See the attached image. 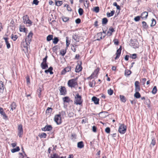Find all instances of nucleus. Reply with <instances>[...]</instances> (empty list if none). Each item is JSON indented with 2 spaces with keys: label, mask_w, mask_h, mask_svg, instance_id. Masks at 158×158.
<instances>
[{
  "label": "nucleus",
  "mask_w": 158,
  "mask_h": 158,
  "mask_svg": "<svg viewBox=\"0 0 158 158\" xmlns=\"http://www.w3.org/2000/svg\"><path fill=\"white\" fill-rule=\"evenodd\" d=\"M78 12L80 15H82L84 13L83 9L81 8H79L78 10Z\"/></svg>",
  "instance_id": "39"
},
{
  "label": "nucleus",
  "mask_w": 158,
  "mask_h": 158,
  "mask_svg": "<svg viewBox=\"0 0 158 158\" xmlns=\"http://www.w3.org/2000/svg\"><path fill=\"white\" fill-rule=\"evenodd\" d=\"M27 82V84H30V79L29 76H27L26 77Z\"/></svg>",
  "instance_id": "60"
},
{
  "label": "nucleus",
  "mask_w": 158,
  "mask_h": 158,
  "mask_svg": "<svg viewBox=\"0 0 158 158\" xmlns=\"http://www.w3.org/2000/svg\"><path fill=\"white\" fill-rule=\"evenodd\" d=\"M77 147L80 148H82L84 146V144L83 141H81L78 142L77 144Z\"/></svg>",
  "instance_id": "19"
},
{
  "label": "nucleus",
  "mask_w": 158,
  "mask_h": 158,
  "mask_svg": "<svg viewBox=\"0 0 158 158\" xmlns=\"http://www.w3.org/2000/svg\"><path fill=\"white\" fill-rule=\"evenodd\" d=\"M107 92L108 94L110 95H112L113 93V91L111 89H108L107 91Z\"/></svg>",
  "instance_id": "50"
},
{
  "label": "nucleus",
  "mask_w": 158,
  "mask_h": 158,
  "mask_svg": "<svg viewBox=\"0 0 158 158\" xmlns=\"http://www.w3.org/2000/svg\"><path fill=\"white\" fill-rule=\"evenodd\" d=\"M157 91V87H156V86H154L153 87V88L152 89V94H155L156 93Z\"/></svg>",
  "instance_id": "38"
},
{
  "label": "nucleus",
  "mask_w": 158,
  "mask_h": 158,
  "mask_svg": "<svg viewBox=\"0 0 158 158\" xmlns=\"http://www.w3.org/2000/svg\"><path fill=\"white\" fill-rule=\"evenodd\" d=\"M63 100L64 102H66L67 103H69L70 101H72L71 100H70L69 97L68 96L65 97H64L63 98Z\"/></svg>",
  "instance_id": "20"
},
{
  "label": "nucleus",
  "mask_w": 158,
  "mask_h": 158,
  "mask_svg": "<svg viewBox=\"0 0 158 158\" xmlns=\"http://www.w3.org/2000/svg\"><path fill=\"white\" fill-rule=\"evenodd\" d=\"M140 18H141L140 16H137L134 18V20L135 22H138L140 20Z\"/></svg>",
  "instance_id": "53"
},
{
  "label": "nucleus",
  "mask_w": 158,
  "mask_h": 158,
  "mask_svg": "<svg viewBox=\"0 0 158 158\" xmlns=\"http://www.w3.org/2000/svg\"><path fill=\"white\" fill-rule=\"evenodd\" d=\"M54 120L57 125L61 124V114H59L55 115L54 117Z\"/></svg>",
  "instance_id": "6"
},
{
  "label": "nucleus",
  "mask_w": 158,
  "mask_h": 158,
  "mask_svg": "<svg viewBox=\"0 0 158 158\" xmlns=\"http://www.w3.org/2000/svg\"><path fill=\"white\" fill-rule=\"evenodd\" d=\"M59 90L61 95H65L67 94L66 89L64 86H61Z\"/></svg>",
  "instance_id": "9"
},
{
  "label": "nucleus",
  "mask_w": 158,
  "mask_h": 158,
  "mask_svg": "<svg viewBox=\"0 0 158 158\" xmlns=\"http://www.w3.org/2000/svg\"><path fill=\"white\" fill-rule=\"evenodd\" d=\"M39 1L38 0H33L32 2L33 4H34L36 5H37L38 4Z\"/></svg>",
  "instance_id": "58"
},
{
  "label": "nucleus",
  "mask_w": 158,
  "mask_h": 158,
  "mask_svg": "<svg viewBox=\"0 0 158 158\" xmlns=\"http://www.w3.org/2000/svg\"><path fill=\"white\" fill-rule=\"evenodd\" d=\"M47 131H49L52 130V127L51 125H46V126Z\"/></svg>",
  "instance_id": "36"
},
{
  "label": "nucleus",
  "mask_w": 158,
  "mask_h": 158,
  "mask_svg": "<svg viewBox=\"0 0 158 158\" xmlns=\"http://www.w3.org/2000/svg\"><path fill=\"white\" fill-rule=\"evenodd\" d=\"M99 70V68L96 69L88 78L92 79L95 77H97Z\"/></svg>",
  "instance_id": "8"
},
{
  "label": "nucleus",
  "mask_w": 158,
  "mask_h": 158,
  "mask_svg": "<svg viewBox=\"0 0 158 158\" xmlns=\"http://www.w3.org/2000/svg\"><path fill=\"white\" fill-rule=\"evenodd\" d=\"M72 38L76 41L78 42L79 40H77L78 36L76 34L73 35L72 36Z\"/></svg>",
  "instance_id": "46"
},
{
  "label": "nucleus",
  "mask_w": 158,
  "mask_h": 158,
  "mask_svg": "<svg viewBox=\"0 0 158 158\" xmlns=\"http://www.w3.org/2000/svg\"><path fill=\"white\" fill-rule=\"evenodd\" d=\"M39 136L41 138H46L47 136V134L46 133H43L41 134L40 135H39Z\"/></svg>",
  "instance_id": "41"
},
{
  "label": "nucleus",
  "mask_w": 158,
  "mask_h": 158,
  "mask_svg": "<svg viewBox=\"0 0 158 158\" xmlns=\"http://www.w3.org/2000/svg\"><path fill=\"white\" fill-rule=\"evenodd\" d=\"M3 39L5 40V42L7 48L9 49L10 48V45L8 41L9 38L4 37L3 38Z\"/></svg>",
  "instance_id": "14"
},
{
  "label": "nucleus",
  "mask_w": 158,
  "mask_h": 158,
  "mask_svg": "<svg viewBox=\"0 0 158 158\" xmlns=\"http://www.w3.org/2000/svg\"><path fill=\"white\" fill-rule=\"evenodd\" d=\"M75 22L77 24H79L81 22V20L79 18H78L75 20Z\"/></svg>",
  "instance_id": "61"
},
{
  "label": "nucleus",
  "mask_w": 158,
  "mask_h": 158,
  "mask_svg": "<svg viewBox=\"0 0 158 158\" xmlns=\"http://www.w3.org/2000/svg\"><path fill=\"white\" fill-rule=\"evenodd\" d=\"M142 27L143 28L147 29L148 27V25L147 24V23L145 21L142 22Z\"/></svg>",
  "instance_id": "26"
},
{
  "label": "nucleus",
  "mask_w": 158,
  "mask_h": 158,
  "mask_svg": "<svg viewBox=\"0 0 158 158\" xmlns=\"http://www.w3.org/2000/svg\"><path fill=\"white\" fill-rule=\"evenodd\" d=\"M19 31L20 32H23L27 33V29L24 27V26H21L20 25L19 27Z\"/></svg>",
  "instance_id": "16"
},
{
  "label": "nucleus",
  "mask_w": 158,
  "mask_h": 158,
  "mask_svg": "<svg viewBox=\"0 0 158 158\" xmlns=\"http://www.w3.org/2000/svg\"><path fill=\"white\" fill-rule=\"evenodd\" d=\"M16 107V105L15 103L13 102L10 105L11 110L12 111L13 110L15 109Z\"/></svg>",
  "instance_id": "22"
},
{
  "label": "nucleus",
  "mask_w": 158,
  "mask_h": 158,
  "mask_svg": "<svg viewBox=\"0 0 158 158\" xmlns=\"http://www.w3.org/2000/svg\"><path fill=\"white\" fill-rule=\"evenodd\" d=\"M53 36L52 35H48L47 37V40L49 41L53 39Z\"/></svg>",
  "instance_id": "32"
},
{
  "label": "nucleus",
  "mask_w": 158,
  "mask_h": 158,
  "mask_svg": "<svg viewBox=\"0 0 158 158\" xmlns=\"http://www.w3.org/2000/svg\"><path fill=\"white\" fill-rule=\"evenodd\" d=\"M33 34L32 31H30L27 36V38L28 39H31Z\"/></svg>",
  "instance_id": "42"
},
{
  "label": "nucleus",
  "mask_w": 158,
  "mask_h": 158,
  "mask_svg": "<svg viewBox=\"0 0 158 158\" xmlns=\"http://www.w3.org/2000/svg\"><path fill=\"white\" fill-rule=\"evenodd\" d=\"M23 22L26 24H29V26L32 24V21L29 19V17L27 15H24L23 17Z\"/></svg>",
  "instance_id": "5"
},
{
  "label": "nucleus",
  "mask_w": 158,
  "mask_h": 158,
  "mask_svg": "<svg viewBox=\"0 0 158 158\" xmlns=\"http://www.w3.org/2000/svg\"><path fill=\"white\" fill-rule=\"evenodd\" d=\"M152 22L150 26L151 27H153V26H154L156 25V21L155 19L153 18L152 19Z\"/></svg>",
  "instance_id": "40"
},
{
  "label": "nucleus",
  "mask_w": 158,
  "mask_h": 158,
  "mask_svg": "<svg viewBox=\"0 0 158 158\" xmlns=\"http://www.w3.org/2000/svg\"><path fill=\"white\" fill-rule=\"evenodd\" d=\"M131 72L130 70L126 69L125 71L124 74L125 76H128L131 74Z\"/></svg>",
  "instance_id": "28"
},
{
  "label": "nucleus",
  "mask_w": 158,
  "mask_h": 158,
  "mask_svg": "<svg viewBox=\"0 0 158 158\" xmlns=\"http://www.w3.org/2000/svg\"><path fill=\"white\" fill-rule=\"evenodd\" d=\"M94 11L96 13H98L99 11V8L98 6H96L94 8Z\"/></svg>",
  "instance_id": "51"
},
{
  "label": "nucleus",
  "mask_w": 158,
  "mask_h": 158,
  "mask_svg": "<svg viewBox=\"0 0 158 158\" xmlns=\"http://www.w3.org/2000/svg\"><path fill=\"white\" fill-rule=\"evenodd\" d=\"M77 135L75 134H72L71 135V139H75L76 138Z\"/></svg>",
  "instance_id": "57"
},
{
  "label": "nucleus",
  "mask_w": 158,
  "mask_h": 158,
  "mask_svg": "<svg viewBox=\"0 0 158 158\" xmlns=\"http://www.w3.org/2000/svg\"><path fill=\"white\" fill-rule=\"evenodd\" d=\"M18 38V36L17 35H14L12 34L11 35V38L14 41H15Z\"/></svg>",
  "instance_id": "45"
},
{
  "label": "nucleus",
  "mask_w": 158,
  "mask_h": 158,
  "mask_svg": "<svg viewBox=\"0 0 158 158\" xmlns=\"http://www.w3.org/2000/svg\"><path fill=\"white\" fill-rule=\"evenodd\" d=\"M134 94V97L136 98H139L141 97V95L139 92H135Z\"/></svg>",
  "instance_id": "23"
},
{
  "label": "nucleus",
  "mask_w": 158,
  "mask_h": 158,
  "mask_svg": "<svg viewBox=\"0 0 158 158\" xmlns=\"http://www.w3.org/2000/svg\"><path fill=\"white\" fill-rule=\"evenodd\" d=\"M59 41L58 37H55L53 39V43L54 44H57Z\"/></svg>",
  "instance_id": "37"
},
{
  "label": "nucleus",
  "mask_w": 158,
  "mask_h": 158,
  "mask_svg": "<svg viewBox=\"0 0 158 158\" xmlns=\"http://www.w3.org/2000/svg\"><path fill=\"white\" fill-rule=\"evenodd\" d=\"M18 135L20 137H22V135L23 134V126L22 124H20L18 127Z\"/></svg>",
  "instance_id": "7"
},
{
  "label": "nucleus",
  "mask_w": 158,
  "mask_h": 158,
  "mask_svg": "<svg viewBox=\"0 0 158 158\" xmlns=\"http://www.w3.org/2000/svg\"><path fill=\"white\" fill-rule=\"evenodd\" d=\"M77 79H72L69 80L68 82V86L70 87L74 88L77 85V83L76 81Z\"/></svg>",
  "instance_id": "3"
},
{
  "label": "nucleus",
  "mask_w": 158,
  "mask_h": 158,
  "mask_svg": "<svg viewBox=\"0 0 158 158\" xmlns=\"http://www.w3.org/2000/svg\"><path fill=\"white\" fill-rule=\"evenodd\" d=\"M61 18L63 21L65 22H67L69 20V18L64 16L62 17Z\"/></svg>",
  "instance_id": "33"
},
{
  "label": "nucleus",
  "mask_w": 158,
  "mask_h": 158,
  "mask_svg": "<svg viewBox=\"0 0 158 158\" xmlns=\"http://www.w3.org/2000/svg\"><path fill=\"white\" fill-rule=\"evenodd\" d=\"M92 100L94 102V103L95 104H98L99 103V99L96 97H93L92 98Z\"/></svg>",
  "instance_id": "12"
},
{
  "label": "nucleus",
  "mask_w": 158,
  "mask_h": 158,
  "mask_svg": "<svg viewBox=\"0 0 158 158\" xmlns=\"http://www.w3.org/2000/svg\"><path fill=\"white\" fill-rule=\"evenodd\" d=\"M127 130V127L124 124H121L119 127L118 131L121 134H124Z\"/></svg>",
  "instance_id": "4"
},
{
  "label": "nucleus",
  "mask_w": 158,
  "mask_h": 158,
  "mask_svg": "<svg viewBox=\"0 0 158 158\" xmlns=\"http://www.w3.org/2000/svg\"><path fill=\"white\" fill-rule=\"evenodd\" d=\"M83 100L81 99V97L79 94H77L75 97L74 102L76 105H81L82 104Z\"/></svg>",
  "instance_id": "2"
},
{
  "label": "nucleus",
  "mask_w": 158,
  "mask_h": 158,
  "mask_svg": "<svg viewBox=\"0 0 158 158\" xmlns=\"http://www.w3.org/2000/svg\"><path fill=\"white\" fill-rule=\"evenodd\" d=\"M66 53V51L64 50L63 49L61 50L60 51V53L62 56H64Z\"/></svg>",
  "instance_id": "52"
},
{
  "label": "nucleus",
  "mask_w": 158,
  "mask_h": 158,
  "mask_svg": "<svg viewBox=\"0 0 158 158\" xmlns=\"http://www.w3.org/2000/svg\"><path fill=\"white\" fill-rule=\"evenodd\" d=\"M156 143V140L154 138H153L152 139V141L150 145V148H152L155 145Z\"/></svg>",
  "instance_id": "21"
},
{
  "label": "nucleus",
  "mask_w": 158,
  "mask_h": 158,
  "mask_svg": "<svg viewBox=\"0 0 158 158\" xmlns=\"http://www.w3.org/2000/svg\"><path fill=\"white\" fill-rule=\"evenodd\" d=\"M50 157L51 158H65V157L63 156L60 157L58 154H57L56 153H54L53 155L51 154V156Z\"/></svg>",
  "instance_id": "13"
},
{
  "label": "nucleus",
  "mask_w": 158,
  "mask_h": 158,
  "mask_svg": "<svg viewBox=\"0 0 158 158\" xmlns=\"http://www.w3.org/2000/svg\"><path fill=\"white\" fill-rule=\"evenodd\" d=\"M20 150V148L19 147H17L15 148L12 149L11 150V152L12 153L18 152Z\"/></svg>",
  "instance_id": "30"
},
{
  "label": "nucleus",
  "mask_w": 158,
  "mask_h": 158,
  "mask_svg": "<svg viewBox=\"0 0 158 158\" xmlns=\"http://www.w3.org/2000/svg\"><path fill=\"white\" fill-rule=\"evenodd\" d=\"M115 11L114 10H112L111 11L110 13H107L106 14L107 16L108 17H110L113 15L114 14Z\"/></svg>",
  "instance_id": "29"
},
{
  "label": "nucleus",
  "mask_w": 158,
  "mask_h": 158,
  "mask_svg": "<svg viewBox=\"0 0 158 158\" xmlns=\"http://www.w3.org/2000/svg\"><path fill=\"white\" fill-rule=\"evenodd\" d=\"M48 58V56L47 55L45 56V57L42 60V62L41 63H47V59Z\"/></svg>",
  "instance_id": "48"
},
{
  "label": "nucleus",
  "mask_w": 158,
  "mask_h": 158,
  "mask_svg": "<svg viewBox=\"0 0 158 158\" xmlns=\"http://www.w3.org/2000/svg\"><path fill=\"white\" fill-rule=\"evenodd\" d=\"M110 128L109 127H107L105 129V132L107 133H109L110 132Z\"/></svg>",
  "instance_id": "56"
},
{
  "label": "nucleus",
  "mask_w": 158,
  "mask_h": 158,
  "mask_svg": "<svg viewBox=\"0 0 158 158\" xmlns=\"http://www.w3.org/2000/svg\"><path fill=\"white\" fill-rule=\"evenodd\" d=\"M84 2V6L86 8H88L89 7V2L88 0H85Z\"/></svg>",
  "instance_id": "31"
},
{
  "label": "nucleus",
  "mask_w": 158,
  "mask_h": 158,
  "mask_svg": "<svg viewBox=\"0 0 158 158\" xmlns=\"http://www.w3.org/2000/svg\"><path fill=\"white\" fill-rule=\"evenodd\" d=\"M89 85L91 87H94L95 85V82L94 80H93L92 82H89Z\"/></svg>",
  "instance_id": "34"
},
{
  "label": "nucleus",
  "mask_w": 158,
  "mask_h": 158,
  "mask_svg": "<svg viewBox=\"0 0 158 158\" xmlns=\"http://www.w3.org/2000/svg\"><path fill=\"white\" fill-rule=\"evenodd\" d=\"M52 110V109L51 107H48L46 111V114H50L51 113Z\"/></svg>",
  "instance_id": "35"
},
{
  "label": "nucleus",
  "mask_w": 158,
  "mask_h": 158,
  "mask_svg": "<svg viewBox=\"0 0 158 158\" xmlns=\"http://www.w3.org/2000/svg\"><path fill=\"white\" fill-rule=\"evenodd\" d=\"M31 39H28L27 38L26 39L25 42L27 46L29 45L30 44Z\"/></svg>",
  "instance_id": "43"
},
{
  "label": "nucleus",
  "mask_w": 158,
  "mask_h": 158,
  "mask_svg": "<svg viewBox=\"0 0 158 158\" xmlns=\"http://www.w3.org/2000/svg\"><path fill=\"white\" fill-rule=\"evenodd\" d=\"M130 57L132 59H135L137 57V54L135 53L132 54H131Z\"/></svg>",
  "instance_id": "49"
},
{
  "label": "nucleus",
  "mask_w": 158,
  "mask_h": 158,
  "mask_svg": "<svg viewBox=\"0 0 158 158\" xmlns=\"http://www.w3.org/2000/svg\"><path fill=\"white\" fill-rule=\"evenodd\" d=\"M102 32H99V33H98L97 34V36L98 37H97L98 38L96 40L99 41L101 40L104 38L105 37V36H103V37L102 38Z\"/></svg>",
  "instance_id": "15"
},
{
  "label": "nucleus",
  "mask_w": 158,
  "mask_h": 158,
  "mask_svg": "<svg viewBox=\"0 0 158 158\" xmlns=\"http://www.w3.org/2000/svg\"><path fill=\"white\" fill-rule=\"evenodd\" d=\"M67 72L66 69L65 68H64L61 72V75H64L65 73Z\"/></svg>",
  "instance_id": "55"
},
{
  "label": "nucleus",
  "mask_w": 158,
  "mask_h": 158,
  "mask_svg": "<svg viewBox=\"0 0 158 158\" xmlns=\"http://www.w3.org/2000/svg\"><path fill=\"white\" fill-rule=\"evenodd\" d=\"M41 92V89L40 87L37 90V93L38 96L39 98L40 97Z\"/></svg>",
  "instance_id": "47"
},
{
  "label": "nucleus",
  "mask_w": 158,
  "mask_h": 158,
  "mask_svg": "<svg viewBox=\"0 0 158 158\" xmlns=\"http://www.w3.org/2000/svg\"><path fill=\"white\" fill-rule=\"evenodd\" d=\"M59 48V46H58V45H56L52 48V51H53V52H55L58 50V49Z\"/></svg>",
  "instance_id": "44"
},
{
  "label": "nucleus",
  "mask_w": 158,
  "mask_h": 158,
  "mask_svg": "<svg viewBox=\"0 0 158 158\" xmlns=\"http://www.w3.org/2000/svg\"><path fill=\"white\" fill-rule=\"evenodd\" d=\"M119 98L121 101L123 102H125L126 101V99L124 96L123 95H120Z\"/></svg>",
  "instance_id": "25"
},
{
  "label": "nucleus",
  "mask_w": 158,
  "mask_h": 158,
  "mask_svg": "<svg viewBox=\"0 0 158 158\" xmlns=\"http://www.w3.org/2000/svg\"><path fill=\"white\" fill-rule=\"evenodd\" d=\"M40 66L43 69H46L48 67V63H41L40 64Z\"/></svg>",
  "instance_id": "18"
},
{
  "label": "nucleus",
  "mask_w": 158,
  "mask_h": 158,
  "mask_svg": "<svg viewBox=\"0 0 158 158\" xmlns=\"http://www.w3.org/2000/svg\"><path fill=\"white\" fill-rule=\"evenodd\" d=\"M135 92H139L140 90V86H135Z\"/></svg>",
  "instance_id": "54"
},
{
  "label": "nucleus",
  "mask_w": 158,
  "mask_h": 158,
  "mask_svg": "<svg viewBox=\"0 0 158 158\" xmlns=\"http://www.w3.org/2000/svg\"><path fill=\"white\" fill-rule=\"evenodd\" d=\"M66 69L67 72L70 71L71 69V68L70 66H68L65 68Z\"/></svg>",
  "instance_id": "63"
},
{
  "label": "nucleus",
  "mask_w": 158,
  "mask_h": 158,
  "mask_svg": "<svg viewBox=\"0 0 158 158\" xmlns=\"http://www.w3.org/2000/svg\"><path fill=\"white\" fill-rule=\"evenodd\" d=\"M108 31H110L111 33L114 32L115 31V30H114V29L112 27H110Z\"/></svg>",
  "instance_id": "59"
},
{
  "label": "nucleus",
  "mask_w": 158,
  "mask_h": 158,
  "mask_svg": "<svg viewBox=\"0 0 158 158\" xmlns=\"http://www.w3.org/2000/svg\"><path fill=\"white\" fill-rule=\"evenodd\" d=\"M0 114L3 116L4 118H7L6 114L4 111L2 107H0Z\"/></svg>",
  "instance_id": "17"
},
{
  "label": "nucleus",
  "mask_w": 158,
  "mask_h": 158,
  "mask_svg": "<svg viewBox=\"0 0 158 158\" xmlns=\"http://www.w3.org/2000/svg\"><path fill=\"white\" fill-rule=\"evenodd\" d=\"M4 93V95L2 97H6V89L5 88L4 83L2 81H0V95Z\"/></svg>",
  "instance_id": "1"
},
{
  "label": "nucleus",
  "mask_w": 158,
  "mask_h": 158,
  "mask_svg": "<svg viewBox=\"0 0 158 158\" xmlns=\"http://www.w3.org/2000/svg\"><path fill=\"white\" fill-rule=\"evenodd\" d=\"M58 6H60L63 4V1H57Z\"/></svg>",
  "instance_id": "64"
},
{
  "label": "nucleus",
  "mask_w": 158,
  "mask_h": 158,
  "mask_svg": "<svg viewBox=\"0 0 158 158\" xmlns=\"http://www.w3.org/2000/svg\"><path fill=\"white\" fill-rule=\"evenodd\" d=\"M140 16L142 19H146L148 16V13L146 11L143 12Z\"/></svg>",
  "instance_id": "11"
},
{
  "label": "nucleus",
  "mask_w": 158,
  "mask_h": 158,
  "mask_svg": "<svg viewBox=\"0 0 158 158\" xmlns=\"http://www.w3.org/2000/svg\"><path fill=\"white\" fill-rule=\"evenodd\" d=\"M97 128L95 126H93L92 127V131L94 132H96L97 131Z\"/></svg>",
  "instance_id": "62"
},
{
  "label": "nucleus",
  "mask_w": 158,
  "mask_h": 158,
  "mask_svg": "<svg viewBox=\"0 0 158 158\" xmlns=\"http://www.w3.org/2000/svg\"><path fill=\"white\" fill-rule=\"evenodd\" d=\"M108 22V20L106 18H104L102 19V24L103 25H105L107 24Z\"/></svg>",
  "instance_id": "27"
},
{
  "label": "nucleus",
  "mask_w": 158,
  "mask_h": 158,
  "mask_svg": "<svg viewBox=\"0 0 158 158\" xmlns=\"http://www.w3.org/2000/svg\"><path fill=\"white\" fill-rule=\"evenodd\" d=\"M121 50L122 47L120 46L119 48L117 50L116 53V55L120 56L121 53Z\"/></svg>",
  "instance_id": "24"
},
{
  "label": "nucleus",
  "mask_w": 158,
  "mask_h": 158,
  "mask_svg": "<svg viewBox=\"0 0 158 158\" xmlns=\"http://www.w3.org/2000/svg\"><path fill=\"white\" fill-rule=\"evenodd\" d=\"M81 64L79 65L78 64L76 66L75 69V72L76 73H79L81 71L82 68L81 65Z\"/></svg>",
  "instance_id": "10"
}]
</instances>
